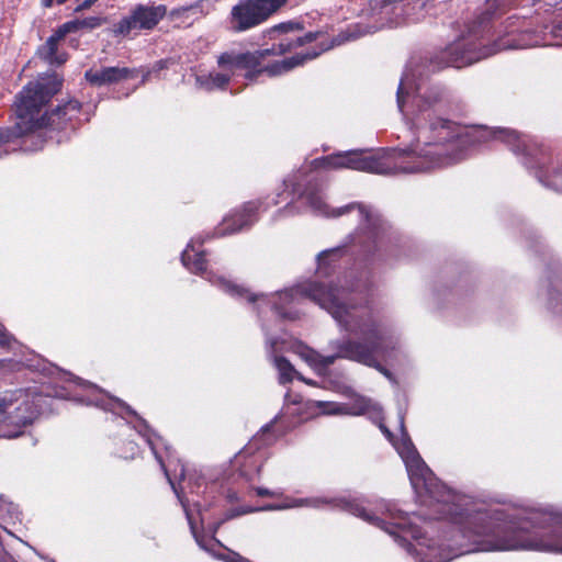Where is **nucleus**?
Returning a JSON list of instances; mask_svg holds the SVG:
<instances>
[{"mask_svg":"<svg viewBox=\"0 0 562 562\" xmlns=\"http://www.w3.org/2000/svg\"><path fill=\"white\" fill-rule=\"evenodd\" d=\"M422 506L435 519L461 526L477 551L537 550L562 553V525L538 537L526 521L510 519L502 509H483L471 496L458 493L437 479L425 459H403Z\"/></svg>","mask_w":562,"mask_h":562,"instance_id":"f257e3e1","label":"nucleus"},{"mask_svg":"<svg viewBox=\"0 0 562 562\" xmlns=\"http://www.w3.org/2000/svg\"><path fill=\"white\" fill-rule=\"evenodd\" d=\"M443 99L439 88L414 99L413 117L416 143L407 150H347L315 158L314 169H352L357 171L395 175L425 172L450 166L461 159L463 151L477 137L459 123L436 116L435 106Z\"/></svg>","mask_w":562,"mask_h":562,"instance_id":"f03ea898","label":"nucleus"},{"mask_svg":"<svg viewBox=\"0 0 562 562\" xmlns=\"http://www.w3.org/2000/svg\"><path fill=\"white\" fill-rule=\"evenodd\" d=\"M307 297L317 303L350 333L361 334L364 340L345 339L337 345V357L382 370L379 357L387 349L386 333L366 297L357 300L345 288L313 282L306 289Z\"/></svg>","mask_w":562,"mask_h":562,"instance_id":"7ed1b4c3","label":"nucleus"},{"mask_svg":"<svg viewBox=\"0 0 562 562\" xmlns=\"http://www.w3.org/2000/svg\"><path fill=\"white\" fill-rule=\"evenodd\" d=\"M61 85V80L52 79L30 81L23 87L13 104L16 116L14 126L0 127V147L44 128L63 131L68 126L74 127L72 121L78 120L81 111V103L78 100H68L41 115L42 109L60 90Z\"/></svg>","mask_w":562,"mask_h":562,"instance_id":"20e7f679","label":"nucleus"},{"mask_svg":"<svg viewBox=\"0 0 562 562\" xmlns=\"http://www.w3.org/2000/svg\"><path fill=\"white\" fill-rule=\"evenodd\" d=\"M488 30V19L480 16L473 22L468 34L462 35L453 43L449 44L437 59L440 67L462 68L483 58L490 57L503 49L512 48L514 45L509 40L501 38L487 43L483 36V32Z\"/></svg>","mask_w":562,"mask_h":562,"instance_id":"39448f33","label":"nucleus"},{"mask_svg":"<svg viewBox=\"0 0 562 562\" xmlns=\"http://www.w3.org/2000/svg\"><path fill=\"white\" fill-rule=\"evenodd\" d=\"M310 50L304 54H296L282 60H274L268 64H260L257 50H247L241 53L224 52L217 57V66L231 77L236 69L245 70V79L248 81H256L261 75L268 77H278L293 70L296 67L303 66L306 61L313 60L321 55L322 52Z\"/></svg>","mask_w":562,"mask_h":562,"instance_id":"423d86ee","label":"nucleus"},{"mask_svg":"<svg viewBox=\"0 0 562 562\" xmlns=\"http://www.w3.org/2000/svg\"><path fill=\"white\" fill-rule=\"evenodd\" d=\"M301 196L305 198L307 203L315 210L324 211L328 216L339 217L353 210H358L360 221L359 231L362 232L369 239L368 245H363V251L368 256H373L381 243L383 234V222L380 216L372 213L369 206L360 202H351L345 206L331 209L326 211L327 207L323 202L322 198L316 191H310L307 188L301 193Z\"/></svg>","mask_w":562,"mask_h":562,"instance_id":"0eeeda50","label":"nucleus"},{"mask_svg":"<svg viewBox=\"0 0 562 562\" xmlns=\"http://www.w3.org/2000/svg\"><path fill=\"white\" fill-rule=\"evenodd\" d=\"M289 0H238L226 16V29L233 34L251 31L274 16Z\"/></svg>","mask_w":562,"mask_h":562,"instance_id":"6e6552de","label":"nucleus"},{"mask_svg":"<svg viewBox=\"0 0 562 562\" xmlns=\"http://www.w3.org/2000/svg\"><path fill=\"white\" fill-rule=\"evenodd\" d=\"M166 14L167 7L165 4L138 3L131 9L128 15L114 23L113 33L116 36H127L134 30L153 31Z\"/></svg>","mask_w":562,"mask_h":562,"instance_id":"1a4fd4ad","label":"nucleus"},{"mask_svg":"<svg viewBox=\"0 0 562 562\" xmlns=\"http://www.w3.org/2000/svg\"><path fill=\"white\" fill-rule=\"evenodd\" d=\"M261 206V200H251L233 209L217 225L215 235L222 237L250 228L258 221Z\"/></svg>","mask_w":562,"mask_h":562,"instance_id":"9d476101","label":"nucleus"},{"mask_svg":"<svg viewBox=\"0 0 562 562\" xmlns=\"http://www.w3.org/2000/svg\"><path fill=\"white\" fill-rule=\"evenodd\" d=\"M497 137L508 144L515 154H520L528 157L533 156L535 151L538 150L541 157L537 158L535 164H529V167L536 168L537 177L539 180L546 184L548 183L550 172L549 165L551 164V158L546 156L542 148H535L528 144L525 136L519 135L515 131H501Z\"/></svg>","mask_w":562,"mask_h":562,"instance_id":"9b49d317","label":"nucleus"},{"mask_svg":"<svg viewBox=\"0 0 562 562\" xmlns=\"http://www.w3.org/2000/svg\"><path fill=\"white\" fill-rule=\"evenodd\" d=\"M67 35H69V32L63 23L47 37L44 44L37 47L36 55L38 58L52 66L64 65L68 60L69 55L64 50H59V46Z\"/></svg>","mask_w":562,"mask_h":562,"instance_id":"f8f14e48","label":"nucleus"},{"mask_svg":"<svg viewBox=\"0 0 562 562\" xmlns=\"http://www.w3.org/2000/svg\"><path fill=\"white\" fill-rule=\"evenodd\" d=\"M138 76L135 68L128 67H102L100 69H88L85 72L86 80L94 87L110 86Z\"/></svg>","mask_w":562,"mask_h":562,"instance_id":"ddd939ff","label":"nucleus"},{"mask_svg":"<svg viewBox=\"0 0 562 562\" xmlns=\"http://www.w3.org/2000/svg\"><path fill=\"white\" fill-rule=\"evenodd\" d=\"M317 35L318 33L316 32H307L304 35L295 37H279V42L273 43L271 47L256 49L260 64H265V59L269 56H283L299 47L310 44L316 41Z\"/></svg>","mask_w":562,"mask_h":562,"instance_id":"4468645a","label":"nucleus"},{"mask_svg":"<svg viewBox=\"0 0 562 562\" xmlns=\"http://www.w3.org/2000/svg\"><path fill=\"white\" fill-rule=\"evenodd\" d=\"M280 432L277 430V420L263 426L245 446L244 450L237 452L234 457H249L256 453L262 452L263 449L272 446L280 437Z\"/></svg>","mask_w":562,"mask_h":562,"instance_id":"2eb2a0df","label":"nucleus"},{"mask_svg":"<svg viewBox=\"0 0 562 562\" xmlns=\"http://www.w3.org/2000/svg\"><path fill=\"white\" fill-rule=\"evenodd\" d=\"M346 252V247H335L322 251L317 256V270L323 276H329L339 267V261Z\"/></svg>","mask_w":562,"mask_h":562,"instance_id":"dca6fc26","label":"nucleus"},{"mask_svg":"<svg viewBox=\"0 0 562 562\" xmlns=\"http://www.w3.org/2000/svg\"><path fill=\"white\" fill-rule=\"evenodd\" d=\"M340 503L341 507L345 510L374 526L383 528V526L385 525V521L383 519L370 513L358 499H341Z\"/></svg>","mask_w":562,"mask_h":562,"instance_id":"f3484780","label":"nucleus"},{"mask_svg":"<svg viewBox=\"0 0 562 562\" xmlns=\"http://www.w3.org/2000/svg\"><path fill=\"white\" fill-rule=\"evenodd\" d=\"M182 263L194 273H202L207 268V260L204 251H195L192 246H188L181 255Z\"/></svg>","mask_w":562,"mask_h":562,"instance_id":"a211bd4d","label":"nucleus"},{"mask_svg":"<svg viewBox=\"0 0 562 562\" xmlns=\"http://www.w3.org/2000/svg\"><path fill=\"white\" fill-rule=\"evenodd\" d=\"M396 528L403 533L400 536L401 544L406 549V551L412 555H417V551L415 546L406 539V536L415 540H419L423 537V530L418 526H414L412 524L400 522L396 524Z\"/></svg>","mask_w":562,"mask_h":562,"instance_id":"6ab92c4d","label":"nucleus"},{"mask_svg":"<svg viewBox=\"0 0 562 562\" xmlns=\"http://www.w3.org/2000/svg\"><path fill=\"white\" fill-rule=\"evenodd\" d=\"M105 18L102 16H87L83 19H75L64 23L65 27L71 33H77L81 30H94L105 23Z\"/></svg>","mask_w":562,"mask_h":562,"instance_id":"aec40b11","label":"nucleus"},{"mask_svg":"<svg viewBox=\"0 0 562 562\" xmlns=\"http://www.w3.org/2000/svg\"><path fill=\"white\" fill-rule=\"evenodd\" d=\"M304 30V23L302 21H285L276 24L267 30V36L269 40L276 41L281 35H288L291 33L302 32Z\"/></svg>","mask_w":562,"mask_h":562,"instance_id":"412c9836","label":"nucleus"},{"mask_svg":"<svg viewBox=\"0 0 562 562\" xmlns=\"http://www.w3.org/2000/svg\"><path fill=\"white\" fill-rule=\"evenodd\" d=\"M292 507V504H267L260 508H254L251 506H240L237 508H232L226 513V519H233L246 514H251L258 510H281Z\"/></svg>","mask_w":562,"mask_h":562,"instance_id":"4be33fe9","label":"nucleus"},{"mask_svg":"<svg viewBox=\"0 0 562 562\" xmlns=\"http://www.w3.org/2000/svg\"><path fill=\"white\" fill-rule=\"evenodd\" d=\"M276 368L278 369L280 376L279 382L281 384H288L293 381L294 374L296 373L292 363L283 356L276 357Z\"/></svg>","mask_w":562,"mask_h":562,"instance_id":"5701e85b","label":"nucleus"},{"mask_svg":"<svg viewBox=\"0 0 562 562\" xmlns=\"http://www.w3.org/2000/svg\"><path fill=\"white\" fill-rule=\"evenodd\" d=\"M154 457H170L172 447L167 443L166 439L157 434H153L147 439Z\"/></svg>","mask_w":562,"mask_h":562,"instance_id":"b1692460","label":"nucleus"},{"mask_svg":"<svg viewBox=\"0 0 562 562\" xmlns=\"http://www.w3.org/2000/svg\"><path fill=\"white\" fill-rule=\"evenodd\" d=\"M402 429L404 426L402 425ZM393 446L395 447L400 457H420L413 441L408 437L407 432L403 430V436L401 440L393 441Z\"/></svg>","mask_w":562,"mask_h":562,"instance_id":"393cba45","label":"nucleus"},{"mask_svg":"<svg viewBox=\"0 0 562 562\" xmlns=\"http://www.w3.org/2000/svg\"><path fill=\"white\" fill-rule=\"evenodd\" d=\"M231 74L226 71L211 72L204 80L207 90L221 89L225 90L231 82Z\"/></svg>","mask_w":562,"mask_h":562,"instance_id":"a878e982","label":"nucleus"},{"mask_svg":"<svg viewBox=\"0 0 562 562\" xmlns=\"http://www.w3.org/2000/svg\"><path fill=\"white\" fill-rule=\"evenodd\" d=\"M223 289L233 296L246 297L249 302L256 301V296L254 294L249 293L247 289L238 284H234L232 282H224Z\"/></svg>","mask_w":562,"mask_h":562,"instance_id":"bb28decb","label":"nucleus"},{"mask_svg":"<svg viewBox=\"0 0 562 562\" xmlns=\"http://www.w3.org/2000/svg\"><path fill=\"white\" fill-rule=\"evenodd\" d=\"M314 406L324 415H336L342 413L344 408L336 402L317 401Z\"/></svg>","mask_w":562,"mask_h":562,"instance_id":"cd10ccee","label":"nucleus"},{"mask_svg":"<svg viewBox=\"0 0 562 562\" xmlns=\"http://www.w3.org/2000/svg\"><path fill=\"white\" fill-rule=\"evenodd\" d=\"M254 491L259 497H281L283 495L282 492L271 491L262 486L254 487Z\"/></svg>","mask_w":562,"mask_h":562,"instance_id":"c85d7f7f","label":"nucleus"},{"mask_svg":"<svg viewBox=\"0 0 562 562\" xmlns=\"http://www.w3.org/2000/svg\"><path fill=\"white\" fill-rule=\"evenodd\" d=\"M205 2L206 0H196L195 2L189 4L188 8H190V11L195 10L202 14H207L210 12V9L204 10Z\"/></svg>","mask_w":562,"mask_h":562,"instance_id":"c756f323","label":"nucleus"},{"mask_svg":"<svg viewBox=\"0 0 562 562\" xmlns=\"http://www.w3.org/2000/svg\"><path fill=\"white\" fill-rule=\"evenodd\" d=\"M190 11V8L188 5L175 8L170 11L169 15L171 19H179L182 18L187 12Z\"/></svg>","mask_w":562,"mask_h":562,"instance_id":"7c9ffc66","label":"nucleus"},{"mask_svg":"<svg viewBox=\"0 0 562 562\" xmlns=\"http://www.w3.org/2000/svg\"><path fill=\"white\" fill-rule=\"evenodd\" d=\"M116 403L117 405L125 411V413L132 417H135V418H138V415L137 413L127 404L125 403L124 401L122 400H116Z\"/></svg>","mask_w":562,"mask_h":562,"instance_id":"2f4dec72","label":"nucleus"},{"mask_svg":"<svg viewBox=\"0 0 562 562\" xmlns=\"http://www.w3.org/2000/svg\"><path fill=\"white\" fill-rule=\"evenodd\" d=\"M396 95H397V106H398L400 111L403 112L405 100H404V88H403L402 82L398 86Z\"/></svg>","mask_w":562,"mask_h":562,"instance_id":"473e14b6","label":"nucleus"},{"mask_svg":"<svg viewBox=\"0 0 562 562\" xmlns=\"http://www.w3.org/2000/svg\"><path fill=\"white\" fill-rule=\"evenodd\" d=\"M379 428L385 435L387 440L393 443V441H394L393 432L382 422L379 424Z\"/></svg>","mask_w":562,"mask_h":562,"instance_id":"72a5a7b5","label":"nucleus"},{"mask_svg":"<svg viewBox=\"0 0 562 562\" xmlns=\"http://www.w3.org/2000/svg\"><path fill=\"white\" fill-rule=\"evenodd\" d=\"M158 461H159L161 468L164 469L165 474L168 477V481L170 482L171 485H173L172 480H171L170 474H169V471H168V467L170 465V462L166 463L165 459H162V458H159Z\"/></svg>","mask_w":562,"mask_h":562,"instance_id":"f704fd0d","label":"nucleus"},{"mask_svg":"<svg viewBox=\"0 0 562 562\" xmlns=\"http://www.w3.org/2000/svg\"><path fill=\"white\" fill-rule=\"evenodd\" d=\"M9 344H10V338L8 337L7 334H4L0 330V346L5 347V346H9Z\"/></svg>","mask_w":562,"mask_h":562,"instance_id":"c9c22d12","label":"nucleus"},{"mask_svg":"<svg viewBox=\"0 0 562 562\" xmlns=\"http://www.w3.org/2000/svg\"><path fill=\"white\" fill-rule=\"evenodd\" d=\"M231 562H252V561H250L249 559H247L238 553H234Z\"/></svg>","mask_w":562,"mask_h":562,"instance_id":"e433bc0d","label":"nucleus"},{"mask_svg":"<svg viewBox=\"0 0 562 562\" xmlns=\"http://www.w3.org/2000/svg\"><path fill=\"white\" fill-rule=\"evenodd\" d=\"M55 0H41V5L45 9H49L54 5Z\"/></svg>","mask_w":562,"mask_h":562,"instance_id":"4c0bfd02","label":"nucleus"},{"mask_svg":"<svg viewBox=\"0 0 562 562\" xmlns=\"http://www.w3.org/2000/svg\"><path fill=\"white\" fill-rule=\"evenodd\" d=\"M336 358H338L337 355L336 356H331V357H327L326 360H325V363L326 364H331V363H334Z\"/></svg>","mask_w":562,"mask_h":562,"instance_id":"58836bf2","label":"nucleus"},{"mask_svg":"<svg viewBox=\"0 0 562 562\" xmlns=\"http://www.w3.org/2000/svg\"><path fill=\"white\" fill-rule=\"evenodd\" d=\"M184 476H186L184 468H183V467H181V470H180V473H179V479H180V480H183V479H184Z\"/></svg>","mask_w":562,"mask_h":562,"instance_id":"ea45409f","label":"nucleus"},{"mask_svg":"<svg viewBox=\"0 0 562 562\" xmlns=\"http://www.w3.org/2000/svg\"><path fill=\"white\" fill-rule=\"evenodd\" d=\"M381 373H383L384 375L389 376L390 375V372L386 368L383 367L382 370H379Z\"/></svg>","mask_w":562,"mask_h":562,"instance_id":"a19ab883","label":"nucleus"},{"mask_svg":"<svg viewBox=\"0 0 562 562\" xmlns=\"http://www.w3.org/2000/svg\"><path fill=\"white\" fill-rule=\"evenodd\" d=\"M299 379H300V380H302V381H304V379H303L302 376H299ZM305 382H306L307 384H312V381H306V380H305Z\"/></svg>","mask_w":562,"mask_h":562,"instance_id":"79ce46f5","label":"nucleus"},{"mask_svg":"<svg viewBox=\"0 0 562 562\" xmlns=\"http://www.w3.org/2000/svg\"><path fill=\"white\" fill-rule=\"evenodd\" d=\"M167 460L168 461H178V462L180 461V459H171V458H168Z\"/></svg>","mask_w":562,"mask_h":562,"instance_id":"37998d69","label":"nucleus"}]
</instances>
